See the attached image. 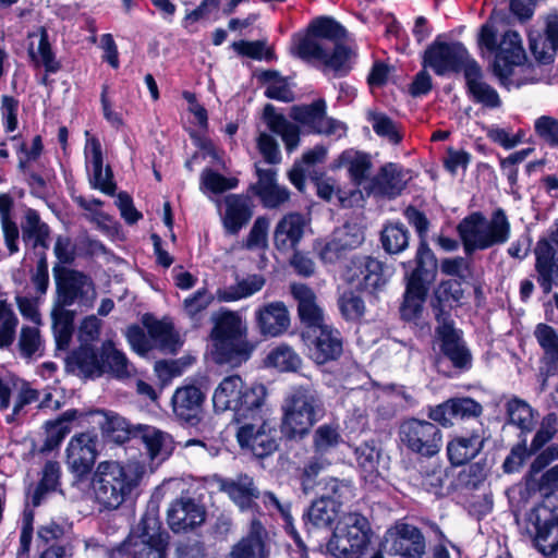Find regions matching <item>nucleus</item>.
Here are the masks:
<instances>
[{"instance_id": "13d9d810", "label": "nucleus", "mask_w": 558, "mask_h": 558, "mask_svg": "<svg viewBox=\"0 0 558 558\" xmlns=\"http://www.w3.org/2000/svg\"><path fill=\"white\" fill-rule=\"evenodd\" d=\"M266 363L281 372H290L300 366L301 359L291 347L280 344L268 353Z\"/></svg>"}, {"instance_id": "5701e85b", "label": "nucleus", "mask_w": 558, "mask_h": 558, "mask_svg": "<svg viewBox=\"0 0 558 558\" xmlns=\"http://www.w3.org/2000/svg\"><path fill=\"white\" fill-rule=\"evenodd\" d=\"M205 396L202 390L194 386L178 388L172 396V410L178 420L195 426L201 421Z\"/></svg>"}, {"instance_id": "a19ab883", "label": "nucleus", "mask_w": 558, "mask_h": 558, "mask_svg": "<svg viewBox=\"0 0 558 558\" xmlns=\"http://www.w3.org/2000/svg\"><path fill=\"white\" fill-rule=\"evenodd\" d=\"M264 118L268 129L281 136L287 150L292 151L298 147L299 129L296 125L289 122L282 114L277 113L270 105L265 107Z\"/></svg>"}, {"instance_id": "dca6fc26", "label": "nucleus", "mask_w": 558, "mask_h": 558, "mask_svg": "<svg viewBox=\"0 0 558 558\" xmlns=\"http://www.w3.org/2000/svg\"><path fill=\"white\" fill-rule=\"evenodd\" d=\"M326 105L317 100L311 105L293 107L291 117L312 131L340 138L345 135L347 128L341 121L326 117Z\"/></svg>"}, {"instance_id": "338daca9", "label": "nucleus", "mask_w": 558, "mask_h": 558, "mask_svg": "<svg viewBox=\"0 0 558 558\" xmlns=\"http://www.w3.org/2000/svg\"><path fill=\"white\" fill-rule=\"evenodd\" d=\"M17 318L5 301H0V348L9 347L15 337Z\"/></svg>"}, {"instance_id": "7c9ffc66", "label": "nucleus", "mask_w": 558, "mask_h": 558, "mask_svg": "<svg viewBox=\"0 0 558 558\" xmlns=\"http://www.w3.org/2000/svg\"><path fill=\"white\" fill-rule=\"evenodd\" d=\"M257 175L258 181L253 190L266 208H277L288 202L290 193L277 183L274 169L257 168Z\"/></svg>"}, {"instance_id": "58836bf2", "label": "nucleus", "mask_w": 558, "mask_h": 558, "mask_svg": "<svg viewBox=\"0 0 558 558\" xmlns=\"http://www.w3.org/2000/svg\"><path fill=\"white\" fill-rule=\"evenodd\" d=\"M372 167L371 157L355 149L344 150L333 163V168H345L351 181L361 185L368 178Z\"/></svg>"}, {"instance_id": "b1692460", "label": "nucleus", "mask_w": 558, "mask_h": 558, "mask_svg": "<svg viewBox=\"0 0 558 558\" xmlns=\"http://www.w3.org/2000/svg\"><path fill=\"white\" fill-rule=\"evenodd\" d=\"M256 326L264 337H279L290 326V315L287 306L281 301L266 303L254 313Z\"/></svg>"}, {"instance_id": "4d7b16f0", "label": "nucleus", "mask_w": 558, "mask_h": 558, "mask_svg": "<svg viewBox=\"0 0 558 558\" xmlns=\"http://www.w3.org/2000/svg\"><path fill=\"white\" fill-rule=\"evenodd\" d=\"M149 338L154 348L174 353L178 348V339L170 325L154 322L147 326Z\"/></svg>"}, {"instance_id": "4be33fe9", "label": "nucleus", "mask_w": 558, "mask_h": 558, "mask_svg": "<svg viewBox=\"0 0 558 558\" xmlns=\"http://www.w3.org/2000/svg\"><path fill=\"white\" fill-rule=\"evenodd\" d=\"M380 551L415 558L418 554V531L404 522H397L384 536Z\"/></svg>"}, {"instance_id": "0e129e2a", "label": "nucleus", "mask_w": 558, "mask_h": 558, "mask_svg": "<svg viewBox=\"0 0 558 558\" xmlns=\"http://www.w3.org/2000/svg\"><path fill=\"white\" fill-rule=\"evenodd\" d=\"M216 294L213 295L203 288L187 296L183 302V311L193 320H198L199 315L213 303Z\"/></svg>"}, {"instance_id": "20e7f679", "label": "nucleus", "mask_w": 558, "mask_h": 558, "mask_svg": "<svg viewBox=\"0 0 558 558\" xmlns=\"http://www.w3.org/2000/svg\"><path fill=\"white\" fill-rule=\"evenodd\" d=\"M246 332V323L236 312H221L210 333L215 362L233 366L245 362L254 349L245 338Z\"/></svg>"}, {"instance_id": "72a5a7b5", "label": "nucleus", "mask_w": 558, "mask_h": 558, "mask_svg": "<svg viewBox=\"0 0 558 558\" xmlns=\"http://www.w3.org/2000/svg\"><path fill=\"white\" fill-rule=\"evenodd\" d=\"M266 283L264 276L258 274L236 278L231 286L221 287L216 290V299L219 302L231 303L247 299L259 292Z\"/></svg>"}, {"instance_id": "f704fd0d", "label": "nucleus", "mask_w": 558, "mask_h": 558, "mask_svg": "<svg viewBox=\"0 0 558 558\" xmlns=\"http://www.w3.org/2000/svg\"><path fill=\"white\" fill-rule=\"evenodd\" d=\"M410 180L409 172L397 163H387L381 167L380 171L375 178L374 189L377 193L387 196L396 197L405 187Z\"/></svg>"}, {"instance_id": "5fc2aeb1", "label": "nucleus", "mask_w": 558, "mask_h": 558, "mask_svg": "<svg viewBox=\"0 0 558 558\" xmlns=\"http://www.w3.org/2000/svg\"><path fill=\"white\" fill-rule=\"evenodd\" d=\"M424 468V472L421 474V485L428 493L435 496L441 495L445 480L447 477L446 468L439 462L438 459L430 460L427 464L423 465L421 461V468Z\"/></svg>"}, {"instance_id": "412c9836", "label": "nucleus", "mask_w": 558, "mask_h": 558, "mask_svg": "<svg viewBox=\"0 0 558 558\" xmlns=\"http://www.w3.org/2000/svg\"><path fill=\"white\" fill-rule=\"evenodd\" d=\"M362 232L350 226L337 229L327 240L317 241L314 245L319 258L326 264L336 263L342 254L362 244Z\"/></svg>"}, {"instance_id": "69168bd1", "label": "nucleus", "mask_w": 558, "mask_h": 558, "mask_svg": "<svg viewBox=\"0 0 558 558\" xmlns=\"http://www.w3.org/2000/svg\"><path fill=\"white\" fill-rule=\"evenodd\" d=\"M238 179L223 177L211 169H205L201 175V187L220 194L238 186Z\"/></svg>"}, {"instance_id": "49530a36", "label": "nucleus", "mask_w": 558, "mask_h": 558, "mask_svg": "<svg viewBox=\"0 0 558 558\" xmlns=\"http://www.w3.org/2000/svg\"><path fill=\"white\" fill-rule=\"evenodd\" d=\"M68 306L60 305L57 301L51 312L54 338L60 349L69 345L73 332L74 313Z\"/></svg>"}, {"instance_id": "09e8293b", "label": "nucleus", "mask_w": 558, "mask_h": 558, "mask_svg": "<svg viewBox=\"0 0 558 558\" xmlns=\"http://www.w3.org/2000/svg\"><path fill=\"white\" fill-rule=\"evenodd\" d=\"M76 410H68L57 420L46 422L47 436L43 447L44 450L50 451L59 447L64 437L70 433L69 423L76 417Z\"/></svg>"}, {"instance_id": "774afa93", "label": "nucleus", "mask_w": 558, "mask_h": 558, "mask_svg": "<svg viewBox=\"0 0 558 558\" xmlns=\"http://www.w3.org/2000/svg\"><path fill=\"white\" fill-rule=\"evenodd\" d=\"M558 416L556 413H548L541 422L539 428L531 442V451H539L548 444L557 433Z\"/></svg>"}, {"instance_id": "0eeeda50", "label": "nucleus", "mask_w": 558, "mask_h": 558, "mask_svg": "<svg viewBox=\"0 0 558 558\" xmlns=\"http://www.w3.org/2000/svg\"><path fill=\"white\" fill-rule=\"evenodd\" d=\"M267 398V389L263 384H245L238 375L223 378L213 396L215 411H232L234 420L240 423L247 413L262 409Z\"/></svg>"}, {"instance_id": "6e6552de", "label": "nucleus", "mask_w": 558, "mask_h": 558, "mask_svg": "<svg viewBox=\"0 0 558 558\" xmlns=\"http://www.w3.org/2000/svg\"><path fill=\"white\" fill-rule=\"evenodd\" d=\"M70 359L71 363L88 377H99L109 373L118 378H124L134 372L125 354L118 350L111 340L102 342L99 352L93 347L78 348Z\"/></svg>"}, {"instance_id": "393cba45", "label": "nucleus", "mask_w": 558, "mask_h": 558, "mask_svg": "<svg viewBox=\"0 0 558 558\" xmlns=\"http://www.w3.org/2000/svg\"><path fill=\"white\" fill-rule=\"evenodd\" d=\"M536 281L545 294L558 286V255L549 241L538 240L534 248Z\"/></svg>"}, {"instance_id": "9b49d317", "label": "nucleus", "mask_w": 558, "mask_h": 558, "mask_svg": "<svg viewBox=\"0 0 558 558\" xmlns=\"http://www.w3.org/2000/svg\"><path fill=\"white\" fill-rule=\"evenodd\" d=\"M166 538L154 518H144L125 544L132 558H165Z\"/></svg>"}, {"instance_id": "39448f33", "label": "nucleus", "mask_w": 558, "mask_h": 558, "mask_svg": "<svg viewBox=\"0 0 558 558\" xmlns=\"http://www.w3.org/2000/svg\"><path fill=\"white\" fill-rule=\"evenodd\" d=\"M371 524L366 517L350 512L341 517L327 542L326 551L335 558H384L380 550L369 555Z\"/></svg>"}, {"instance_id": "473e14b6", "label": "nucleus", "mask_w": 558, "mask_h": 558, "mask_svg": "<svg viewBox=\"0 0 558 558\" xmlns=\"http://www.w3.org/2000/svg\"><path fill=\"white\" fill-rule=\"evenodd\" d=\"M28 54L35 66H43L46 74H53L60 70V62L51 49L48 40V32L39 27L29 34Z\"/></svg>"}, {"instance_id": "aec40b11", "label": "nucleus", "mask_w": 558, "mask_h": 558, "mask_svg": "<svg viewBox=\"0 0 558 558\" xmlns=\"http://www.w3.org/2000/svg\"><path fill=\"white\" fill-rule=\"evenodd\" d=\"M311 219L300 213H289L282 216L274 230V245L282 253L298 248L302 239L310 230Z\"/></svg>"}, {"instance_id": "6ab92c4d", "label": "nucleus", "mask_w": 558, "mask_h": 558, "mask_svg": "<svg viewBox=\"0 0 558 558\" xmlns=\"http://www.w3.org/2000/svg\"><path fill=\"white\" fill-rule=\"evenodd\" d=\"M496 51L493 72L499 78L501 85L508 86L510 85L512 66L521 64L525 59L520 35L514 31H508Z\"/></svg>"}, {"instance_id": "7ed1b4c3", "label": "nucleus", "mask_w": 558, "mask_h": 558, "mask_svg": "<svg viewBox=\"0 0 558 558\" xmlns=\"http://www.w3.org/2000/svg\"><path fill=\"white\" fill-rule=\"evenodd\" d=\"M456 230L465 255L504 245L511 238V223L502 208H496L489 217L473 211L459 221Z\"/></svg>"}, {"instance_id": "8fccbe9b", "label": "nucleus", "mask_w": 558, "mask_h": 558, "mask_svg": "<svg viewBox=\"0 0 558 558\" xmlns=\"http://www.w3.org/2000/svg\"><path fill=\"white\" fill-rule=\"evenodd\" d=\"M380 242L387 253L399 254L409 245V231L401 222H389L381 230Z\"/></svg>"}, {"instance_id": "bf43d9fd", "label": "nucleus", "mask_w": 558, "mask_h": 558, "mask_svg": "<svg viewBox=\"0 0 558 558\" xmlns=\"http://www.w3.org/2000/svg\"><path fill=\"white\" fill-rule=\"evenodd\" d=\"M60 464L56 461H48L43 470V476L33 495V506L40 505L44 495L57 489L60 480Z\"/></svg>"}, {"instance_id": "4468645a", "label": "nucleus", "mask_w": 558, "mask_h": 558, "mask_svg": "<svg viewBox=\"0 0 558 558\" xmlns=\"http://www.w3.org/2000/svg\"><path fill=\"white\" fill-rule=\"evenodd\" d=\"M474 61L460 43L434 45L424 56L425 65L439 75L458 71H463L464 74L466 64Z\"/></svg>"}, {"instance_id": "423d86ee", "label": "nucleus", "mask_w": 558, "mask_h": 558, "mask_svg": "<svg viewBox=\"0 0 558 558\" xmlns=\"http://www.w3.org/2000/svg\"><path fill=\"white\" fill-rule=\"evenodd\" d=\"M281 432L290 439L306 435L323 414V402L311 387L292 389L281 404Z\"/></svg>"}, {"instance_id": "2eb2a0df", "label": "nucleus", "mask_w": 558, "mask_h": 558, "mask_svg": "<svg viewBox=\"0 0 558 558\" xmlns=\"http://www.w3.org/2000/svg\"><path fill=\"white\" fill-rule=\"evenodd\" d=\"M437 336L441 341V351L456 368L468 371L472 366V354L463 342L453 322L444 312L437 314Z\"/></svg>"}, {"instance_id": "603ef678", "label": "nucleus", "mask_w": 558, "mask_h": 558, "mask_svg": "<svg viewBox=\"0 0 558 558\" xmlns=\"http://www.w3.org/2000/svg\"><path fill=\"white\" fill-rule=\"evenodd\" d=\"M534 337L544 351V360L555 368L558 364V333L547 324H537Z\"/></svg>"}, {"instance_id": "a211bd4d", "label": "nucleus", "mask_w": 558, "mask_h": 558, "mask_svg": "<svg viewBox=\"0 0 558 558\" xmlns=\"http://www.w3.org/2000/svg\"><path fill=\"white\" fill-rule=\"evenodd\" d=\"M97 457V435L92 432L74 435L66 447V464L76 476L88 474Z\"/></svg>"}, {"instance_id": "052dcab7", "label": "nucleus", "mask_w": 558, "mask_h": 558, "mask_svg": "<svg viewBox=\"0 0 558 558\" xmlns=\"http://www.w3.org/2000/svg\"><path fill=\"white\" fill-rule=\"evenodd\" d=\"M317 195L325 201H332L333 196L337 197L342 207H352L362 198V193L357 190L350 192V195H344L340 190L336 191V185L331 180H320L316 182Z\"/></svg>"}, {"instance_id": "6e6d98bb", "label": "nucleus", "mask_w": 558, "mask_h": 558, "mask_svg": "<svg viewBox=\"0 0 558 558\" xmlns=\"http://www.w3.org/2000/svg\"><path fill=\"white\" fill-rule=\"evenodd\" d=\"M355 457L364 478L374 482L380 475L378 470L379 451L371 444L365 442L356 447Z\"/></svg>"}, {"instance_id": "2f4dec72", "label": "nucleus", "mask_w": 558, "mask_h": 558, "mask_svg": "<svg viewBox=\"0 0 558 558\" xmlns=\"http://www.w3.org/2000/svg\"><path fill=\"white\" fill-rule=\"evenodd\" d=\"M291 293L298 301L299 316L307 326V330L325 325L324 312L316 303V295L311 288L305 284H292Z\"/></svg>"}, {"instance_id": "680f3d73", "label": "nucleus", "mask_w": 558, "mask_h": 558, "mask_svg": "<svg viewBox=\"0 0 558 558\" xmlns=\"http://www.w3.org/2000/svg\"><path fill=\"white\" fill-rule=\"evenodd\" d=\"M262 78L266 83L265 95L268 98L286 102L293 100V92L289 84L279 77L277 72L266 71L262 74Z\"/></svg>"}, {"instance_id": "de8ad7c7", "label": "nucleus", "mask_w": 558, "mask_h": 558, "mask_svg": "<svg viewBox=\"0 0 558 558\" xmlns=\"http://www.w3.org/2000/svg\"><path fill=\"white\" fill-rule=\"evenodd\" d=\"M546 41L549 44V48L545 47L535 39H531V50L534 57L542 63H549L553 60L554 52L558 50V14H549L546 19L545 28Z\"/></svg>"}, {"instance_id": "a18cd8bd", "label": "nucleus", "mask_w": 558, "mask_h": 558, "mask_svg": "<svg viewBox=\"0 0 558 558\" xmlns=\"http://www.w3.org/2000/svg\"><path fill=\"white\" fill-rule=\"evenodd\" d=\"M263 502L269 511H277L282 517L286 531L292 536L299 548V558H308L306 546L293 525L290 505L281 502L272 493L269 492L264 493Z\"/></svg>"}, {"instance_id": "f3484780", "label": "nucleus", "mask_w": 558, "mask_h": 558, "mask_svg": "<svg viewBox=\"0 0 558 558\" xmlns=\"http://www.w3.org/2000/svg\"><path fill=\"white\" fill-rule=\"evenodd\" d=\"M84 157L89 182L94 189L102 193L112 195L116 191V184L112 180V172L109 166L104 167V154L99 140L85 131Z\"/></svg>"}, {"instance_id": "c9c22d12", "label": "nucleus", "mask_w": 558, "mask_h": 558, "mask_svg": "<svg viewBox=\"0 0 558 558\" xmlns=\"http://www.w3.org/2000/svg\"><path fill=\"white\" fill-rule=\"evenodd\" d=\"M484 440L480 434L472 432L468 436H459L447 445L448 459L452 465L459 466L474 459L482 450Z\"/></svg>"}, {"instance_id": "3c124183", "label": "nucleus", "mask_w": 558, "mask_h": 558, "mask_svg": "<svg viewBox=\"0 0 558 558\" xmlns=\"http://www.w3.org/2000/svg\"><path fill=\"white\" fill-rule=\"evenodd\" d=\"M509 422L523 433L531 432L535 426V411L522 399L512 398L507 402Z\"/></svg>"}, {"instance_id": "a878e982", "label": "nucleus", "mask_w": 558, "mask_h": 558, "mask_svg": "<svg viewBox=\"0 0 558 558\" xmlns=\"http://www.w3.org/2000/svg\"><path fill=\"white\" fill-rule=\"evenodd\" d=\"M167 521L173 532H185L205 521V510L192 498H179L170 505Z\"/></svg>"}, {"instance_id": "864d4df0", "label": "nucleus", "mask_w": 558, "mask_h": 558, "mask_svg": "<svg viewBox=\"0 0 558 558\" xmlns=\"http://www.w3.org/2000/svg\"><path fill=\"white\" fill-rule=\"evenodd\" d=\"M239 429L236 432V438L239 445L242 448H248L252 445L256 432H260L262 429L267 428L270 424L265 420L262 409H257V411H252V413H247L246 418L242 420L238 423Z\"/></svg>"}, {"instance_id": "e433bc0d", "label": "nucleus", "mask_w": 558, "mask_h": 558, "mask_svg": "<svg viewBox=\"0 0 558 558\" xmlns=\"http://www.w3.org/2000/svg\"><path fill=\"white\" fill-rule=\"evenodd\" d=\"M220 489L241 509H251L254 500L258 498V490L251 477L244 475L236 480H222Z\"/></svg>"}, {"instance_id": "f257e3e1", "label": "nucleus", "mask_w": 558, "mask_h": 558, "mask_svg": "<svg viewBox=\"0 0 558 558\" xmlns=\"http://www.w3.org/2000/svg\"><path fill=\"white\" fill-rule=\"evenodd\" d=\"M345 29L336 20L320 16L311 22L305 34L294 35L291 52L307 62H319L337 75L351 70L354 51L338 41Z\"/></svg>"}, {"instance_id": "1a4fd4ad", "label": "nucleus", "mask_w": 558, "mask_h": 558, "mask_svg": "<svg viewBox=\"0 0 558 558\" xmlns=\"http://www.w3.org/2000/svg\"><path fill=\"white\" fill-rule=\"evenodd\" d=\"M57 301L60 305L77 304L82 308H93L97 299L93 279L74 269H65L56 277Z\"/></svg>"}, {"instance_id": "ddd939ff", "label": "nucleus", "mask_w": 558, "mask_h": 558, "mask_svg": "<svg viewBox=\"0 0 558 558\" xmlns=\"http://www.w3.org/2000/svg\"><path fill=\"white\" fill-rule=\"evenodd\" d=\"M326 489L328 495H323L316 499L307 511V519L315 526H329L338 515L343 499L351 495L350 486L331 478L327 482Z\"/></svg>"}, {"instance_id": "37998d69", "label": "nucleus", "mask_w": 558, "mask_h": 558, "mask_svg": "<svg viewBox=\"0 0 558 558\" xmlns=\"http://www.w3.org/2000/svg\"><path fill=\"white\" fill-rule=\"evenodd\" d=\"M263 526L259 522H252L250 535L236 543L230 551V558H266L265 543L262 537Z\"/></svg>"}, {"instance_id": "79ce46f5", "label": "nucleus", "mask_w": 558, "mask_h": 558, "mask_svg": "<svg viewBox=\"0 0 558 558\" xmlns=\"http://www.w3.org/2000/svg\"><path fill=\"white\" fill-rule=\"evenodd\" d=\"M92 415L95 417L94 422L99 425L102 433L116 442L122 444L133 434V428L117 413L95 411Z\"/></svg>"}, {"instance_id": "9d476101", "label": "nucleus", "mask_w": 558, "mask_h": 558, "mask_svg": "<svg viewBox=\"0 0 558 558\" xmlns=\"http://www.w3.org/2000/svg\"><path fill=\"white\" fill-rule=\"evenodd\" d=\"M392 267L369 256L353 257L343 272V278L356 288L369 292L380 291L391 279Z\"/></svg>"}, {"instance_id": "c756f323", "label": "nucleus", "mask_w": 558, "mask_h": 558, "mask_svg": "<svg viewBox=\"0 0 558 558\" xmlns=\"http://www.w3.org/2000/svg\"><path fill=\"white\" fill-rule=\"evenodd\" d=\"M545 508H535L530 513L529 521L534 527V543L537 549L545 556L553 555L558 550V517L542 521L541 511Z\"/></svg>"}, {"instance_id": "c03bdc74", "label": "nucleus", "mask_w": 558, "mask_h": 558, "mask_svg": "<svg viewBox=\"0 0 558 558\" xmlns=\"http://www.w3.org/2000/svg\"><path fill=\"white\" fill-rule=\"evenodd\" d=\"M12 199L7 194L0 195V222L8 255L19 252L20 232L17 225L11 217Z\"/></svg>"}, {"instance_id": "bb28decb", "label": "nucleus", "mask_w": 558, "mask_h": 558, "mask_svg": "<svg viewBox=\"0 0 558 558\" xmlns=\"http://www.w3.org/2000/svg\"><path fill=\"white\" fill-rule=\"evenodd\" d=\"M463 75L468 93L475 102L488 108L501 105L497 90L484 81L483 71L476 61L466 64Z\"/></svg>"}, {"instance_id": "e2e57ef3", "label": "nucleus", "mask_w": 558, "mask_h": 558, "mask_svg": "<svg viewBox=\"0 0 558 558\" xmlns=\"http://www.w3.org/2000/svg\"><path fill=\"white\" fill-rule=\"evenodd\" d=\"M441 444V430L433 423L421 421V456H435L439 452Z\"/></svg>"}, {"instance_id": "ea45409f", "label": "nucleus", "mask_w": 558, "mask_h": 558, "mask_svg": "<svg viewBox=\"0 0 558 558\" xmlns=\"http://www.w3.org/2000/svg\"><path fill=\"white\" fill-rule=\"evenodd\" d=\"M49 227L41 219L35 209L25 211L24 221L22 223V239L26 245L33 248H48Z\"/></svg>"}, {"instance_id": "f8f14e48", "label": "nucleus", "mask_w": 558, "mask_h": 558, "mask_svg": "<svg viewBox=\"0 0 558 558\" xmlns=\"http://www.w3.org/2000/svg\"><path fill=\"white\" fill-rule=\"evenodd\" d=\"M310 357L317 364L337 360L343 350L342 338L336 328L325 324L303 332Z\"/></svg>"}, {"instance_id": "cd10ccee", "label": "nucleus", "mask_w": 558, "mask_h": 558, "mask_svg": "<svg viewBox=\"0 0 558 558\" xmlns=\"http://www.w3.org/2000/svg\"><path fill=\"white\" fill-rule=\"evenodd\" d=\"M133 435L144 445L151 461L166 460L173 450V439L170 434L150 425H136Z\"/></svg>"}, {"instance_id": "c85d7f7f", "label": "nucleus", "mask_w": 558, "mask_h": 558, "mask_svg": "<svg viewBox=\"0 0 558 558\" xmlns=\"http://www.w3.org/2000/svg\"><path fill=\"white\" fill-rule=\"evenodd\" d=\"M405 269V290L400 304V315L407 322L418 319V252L414 259L402 263Z\"/></svg>"}, {"instance_id": "f03ea898", "label": "nucleus", "mask_w": 558, "mask_h": 558, "mask_svg": "<svg viewBox=\"0 0 558 558\" xmlns=\"http://www.w3.org/2000/svg\"><path fill=\"white\" fill-rule=\"evenodd\" d=\"M146 465L138 460L101 461L92 476V490L96 502L104 509L117 510L140 493Z\"/></svg>"}, {"instance_id": "4c0bfd02", "label": "nucleus", "mask_w": 558, "mask_h": 558, "mask_svg": "<svg viewBox=\"0 0 558 558\" xmlns=\"http://www.w3.org/2000/svg\"><path fill=\"white\" fill-rule=\"evenodd\" d=\"M226 211L223 227L231 234H236L252 217L248 199L241 195H228L225 198Z\"/></svg>"}]
</instances>
